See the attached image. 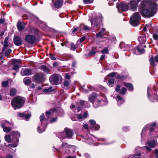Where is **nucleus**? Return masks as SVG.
<instances>
[{
  "mask_svg": "<svg viewBox=\"0 0 158 158\" xmlns=\"http://www.w3.org/2000/svg\"><path fill=\"white\" fill-rule=\"evenodd\" d=\"M140 0H131L130 3L127 4L124 2L117 5L118 10L126 11L128 9L135 11L137 9L138 3Z\"/></svg>",
  "mask_w": 158,
  "mask_h": 158,
  "instance_id": "nucleus-2",
  "label": "nucleus"
},
{
  "mask_svg": "<svg viewBox=\"0 0 158 158\" xmlns=\"http://www.w3.org/2000/svg\"><path fill=\"white\" fill-rule=\"evenodd\" d=\"M64 131L66 134V138L69 139L72 138V137L73 134V132L72 130L68 128H66L64 129Z\"/></svg>",
  "mask_w": 158,
  "mask_h": 158,
  "instance_id": "nucleus-13",
  "label": "nucleus"
},
{
  "mask_svg": "<svg viewBox=\"0 0 158 158\" xmlns=\"http://www.w3.org/2000/svg\"><path fill=\"white\" fill-rule=\"evenodd\" d=\"M14 42L15 44L17 46H20L22 44V40L21 38L18 36L14 37Z\"/></svg>",
  "mask_w": 158,
  "mask_h": 158,
  "instance_id": "nucleus-15",
  "label": "nucleus"
},
{
  "mask_svg": "<svg viewBox=\"0 0 158 158\" xmlns=\"http://www.w3.org/2000/svg\"><path fill=\"white\" fill-rule=\"evenodd\" d=\"M102 17L100 14H98L95 18H93L91 20V26L94 27L96 28L101 24L102 22Z\"/></svg>",
  "mask_w": 158,
  "mask_h": 158,
  "instance_id": "nucleus-5",
  "label": "nucleus"
},
{
  "mask_svg": "<svg viewBox=\"0 0 158 158\" xmlns=\"http://www.w3.org/2000/svg\"><path fill=\"white\" fill-rule=\"evenodd\" d=\"M157 7V4L154 1L143 0L140 5L139 11L143 16L152 17L156 13Z\"/></svg>",
  "mask_w": 158,
  "mask_h": 158,
  "instance_id": "nucleus-1",
  "label": "nucleus"
},
{
  "mask_svg": "<svg viewBox=\"0 0 158 158\" xmlns=\"http://www.w3.org/2000/svg\"><path fill=\"white\" fill-rule=\"evenodd\" d=\"M16 90L15 88H12L10 89V95L11 96H13L16 95Z\"/></svg>",
  "mask_w": 158,
  "mask_h": 158,
  "instance_id": "nucleus-31",
  "label": "nucleus"
},
{
  "mask_svg": "<svg viewBox=\"0 0 158 158\" xmlns=\"http://www.w3.org/2000/svg\"><path fill=\"white\" fill-rule=\"evenodd\" d=\"M24 82L25 84L28 85L31 83V80L30 79H26L25 78L24 79Z\"/></svg>",
  "mask_w": 158,
  "mask_h": 158,
  "instance_id": "nucleus-41",
  "label": "nucleus"
},
{
  "mask_svg": "<svg viewBox=\"0 0 158 158\" xmlns=\"http://www.w3.org/2000/svg\"><path fill=\"white\" fill-rule=\"evenodd\" d=\"M148 146L151 148H154L157 144V142L155 140L148 141L147 142Z\"/></svg>",
  "mask_w": 158,
  "mask_h": 158,
  "instance_id": "nucleus-21",
  "label": "nucleus"
},
{
  "mask_svg": "<svg viewBox=\"0 0 158 158\" xmlns=\"http://www.w3.org/2000/svg\"><path fill=\"white\" fill-rule=\"evenodd\" d=\"M121 85H117L115 88V91L118 92L120 93L121 91L120 89Z\"/></svg>",
  "mask_w": 158,
  "mask_h": 158,
  "instance_id": "nucleus-42",
  "label": "nucleus"
},
{
  "mask_svg": "<svg viewBox=\"0 0 158 158\" xmlns=\"http://www.w3.org/2000/svg\"><path fill=\"white\" fill-rule=\"evenodd\" d=\"M80 27H78V28H74L73 29V30L72 32V33H74L75 32L77 31L78 29H79V30L80 31V30L79 29Z\"/></svg>",
  "mask_w": 158,
  "mask_h": 158,
  "instance_id": "nucleus-60",
  "label": "nucleus"
},
{
  "mask_svg": "<svg viewBox=\"0 0 158 158\" xmlns=\"http://www.w3.org/2000/svg\"><path fill=\"white\" fill-rule=\"evenodd\" d=\"M114 79L111 78L109 79L108 80V84L111 87L112 86L110 85L114 84Z\"/></svg>",
  "mask_w": 158,
  "mask_h": 158,
  "instance_id": "nucleus-36",
  "label": "nucleus"
},
{
  "mask_svg": "<svg viewBox=\"0 0 158 158\" xmlns=\"http://www.w3.org/2000/svg\"><path fill=\"white\" fill-rule=\"evenodd\" d=\"M89 123L92 126L89 127V128L92 130H97L100 128V126L98 124H96V122L95 120H90L89 121Z\"/></svg>",
  "mask_w": 158,
  "mask_h": 158,
  "instance_id": "nucleus-11",
  "label": "nucleus"
},
{
  "mask_svg": "<svg viewBox=\"0 0 158 158\" xmlns=\"http://www.w3.org/2000/svg\"><path fill=\"white\" fill-rule=\"evenodd\" d=\"M54 111L53 110L51 109L47 111L46 112V116L48 118L49 116L52 115L54 113Z\"/></svg>",
  "mask_w": 158,
  "mask_h": 158,
  "instance_id": "nucleus-29",
  "label": "nucleus"
},
{
  "mask_svg": "<svg viewBox=\"0 0 158 158\" xmlns=\"http://www.w3.org/2000/svg\"><path fill=\"white\" fill-rule=\"evenodd\" d=\"M117 104L119 105V102H124V100L119 95L117 96Z\"/></svg>",
  "mask_w": 158,
  "mask_h": 158,
  "instance_id": "nucleus-33",
  "label": "nucleus"
},
{
  "mask_svg": "<svg viewBox=\"0 0 158 158\" xmlns=\"http://www.w3.org/2000/svg\"><path fill=\"white\" fill-rule=\"evenodd\" d=\"M117 78L118 79H120L124 77V76L123 75H118L117 76Z\"/></svg>",
  "mask_w": 158,
  "mask_h": 158,
  "instance_id": "nucleus-63",
  "label": "nucleus"
},
{
  "mask_svg": "<svg viewBox=\"0 0 158 158\" xmlns=\"http://www.w3.org/2000/svg\"><path fill=\"white\" fill-rule=\"evenodd\" d=\"M31 116V114H25L24 116V118H25L26 120H28L29 118Z\"/></svg>",
  "mask_w": 158,
  "mask_h": 158,
  "instance_id": "nucleus-46",
  "label": "nucleus"
},
{
  "mask_svg": "<svg viewBox=\"0 0 158 158\" xmlns=\"http://www.w3.org/2000/svg\"><path fill=\"white\" fill-rule=\"evenodd\" d=\"M25 24L20 21H19L17 24V27L19 31L23 30L25 27Z\"/></svg>",
  "mask_w": 158,
  "mask_h": 158,
  "instance_id": "nucleus-18",
  "label": "nucleus"
},
{
  "mask_svg": "<svg viewBox=\"0 0 158 158\" xmlns=\"http://www.w3.org/2000/svg\"><path fill=\"white\" fill-rule=\"evenodd\" d=\"M26 41L30 44H33L35 42V37L33 35H27L25 36Z\"/></svg>",
  "mask_w": 158,
  "mask_h": 158,
  "instance_id": "nucleus-10",
  "label": "nucleus"
},
{
  "mask_svg": "<svg viewBox=\"0 0 158 158\" xmlns=\"http://www.w3.org/2000/svg\"><path fill=\"white\" fill-rule=\"evenodd\" d=\"M40 121L41 122V126L43 125V124L44 123V122H45L44 123H45V126L43 125L42 126L43 128L40 127H38L37 129L39 133H41L45 131L47 125V124L46 123L47 122L46 120L45 119L44 115V114H42L40 116Z\"/></svg>",
  "mask_w": 158,
  "mask_h": 158,
  "instance_id": "nucleus-8",
  "label": "nucleus"
},
{
  "mask_svg": "<svg viewBox=\"0 0 158 158\" xmlns=\"http://www.w3.org/2000/svg\"><path fill=\"white\" fill-rule=\"evenodd\" d=\"M85 39V36H83L81 38L80 40V42H82L84 41Z\"/></svg>",
  "mask_w": 158,
  "mask_h": 158,
  "instance_id": "nucleus-58",
  "label": "nucleus"
},
{
  "mask_svg": "<svg viewBox=\"0 0 158 158\" xmlns=\"http://www.w3.org/2000/svg\"><path fill=\"white\" fill-rule=\"evenodd\" d=\"M13 156L10 155V154H8L7 155L6 157V158H13Z\"/></svg>",
  "mask_w": 158,
  "mask_h": 158,
  "instance_id": "nucleus-61",
  "label": "nucleus"
},
{
  "mask_svg": "<svg viewBox=\"0 0 158 158\" xmlns=\"http://www.w3.org/2000/svg\"><path fill=\"white\" fill-rule=\"evenodd\" d=\"M50 58L52 60H54L56 59V58L54 55H50Z\"/></svg>",
  "mask_w": 158,
  "mask_h": 158,
  "instance_id": "nucleus-55",
  "label": "nucleus"
},
{
  "mask_svg": "<svg viewBox=\"0 0 158 158\" xmlns=\"http://www.w3.org/2000/svg\"><path fill=\"white\" fill-rule=\"evenodd\" d=\"M116 72H113L109 73L108 76L111 77H113L116 75Z\"/></svg>",
  "mask_w": 158,
  "mask_h": 158,
  "instance_id": "nucleus-47",
  "label": "nucleus"
},
{
  "mask_svg": "<svg viewBox=\"0 0 158 158\" xmlns=\"http://www.w3.org/2000/svg\"><path fill=\"white\" fill-rule=\"evenodd\" d=\"M84 156L85 158H90V156L87 153H85L84 154Z\"/></svg>",
  "mask_w": 158,
  "mask_h": 158,
  "instance_id": "nucleus-59",
  "label": "nucleus"
},
{
  "mask_svg": "<svg viewBox=\"0 0 158 158\" xmlns=\"http://www.w3.org/2000/svg\"><path fill=\"white\" fill-rule=\"evenodd\" d=\"M96 53V51L94 49H91L89 53V54L88 55L89 56L93 55L95 54Z\"/></svg>",
  "mask_w": 158,
  "mask_h": 158,
  "instance_id": "nucleus-37",
  "label": "nucleus"
},
{
  "mask_svg": "<svg viewBox=\"0 0 158 158\" xmlns=\"http://www.w3.org/2000/svg\"><path fill=\"white\" fill-rule=\"evenodd\" d=\"M140 19V16L138 12L135 13L130 19L131 24L134 26H136L139 25V21Z\"/></svg>",
  "mask_w": 158,
  "mask_h": 158,
  "instance_id": "nucleus-7",
  "label": "nucleus"
},
{
  "mask_svg": "<svg viewBox=\"0 0 158 158\" xmlns=\"http://www.w3.org/2000/svg\"><path fill=\"white\" fill-rule=\"evenodd\" d=\"M56 136L60 139L61 141L62 140L66 138V136L64 135V133L63 132L57 133L56 134Z\"/></svg>",
  "mask_w": 158,
  "mask_h": 158,
  "instance_id": "nucleus-24",
  "label": "nucleus"
},
{
  "mask_svg": "<svg viewBox=\"0 0 158 158\" xmlns=\"http://www.w3.org/2000/svg\"><path fill=\"white\" fill-rule=\"evenodd\" d=\"M155 153L156 155V158H158V149H155Z\"/></svg>",
  "mask_w": 158,
  "mask_h": 158,
  "instance_id": "nucleus-53",
  "label": "nucleus"
},
{
  "mask_svg": "<svg viewBox=\"0 0 158 158\" xmlns=\"http://www.w3.org/2000/svg\"><path fill=\"white\" fill-rule=\"evenodd\" d=\"M97 97V94L95 93H93L89 97V100L90 102H93L95 99H96Z\"/></svg>",
  "mask_w": 158,
  "mask_h": 158,
  "instance_id": "nucleus-20",
  "label": "nucleus"
},
{
  "mask_svg": "<svg viewBox=\"0 0 158 158\" xmlns=\"http://www.w3.org/2000/svg\"><path fill=\"white\" fill-rule=\"evenodd\" d=\"M40 68L41 69L44 71L45 73H48L49 72V70L47 67L45 65H42L41 66Z\"/></svg>",
  "mask_w": 158,
  "mask_h": 158,
  "instance_id": "nucleus-30",
  "label": "nucleus"
},
{
  "mask_svg": "<svg viewBox=\"0 0 158 158\" xmlns=\"http://www.w3.org/2000/svg\"><path fill=\"white\" fill-rule=\"evenodd\" d=\"M127 91V89L125 88H122V90L120 92L121 94H124Z\"/></svg>",
  "mask_w": 158,
  "mask_h": 158,
  "instance_id": "nucleus-44",
  "label": "nucleus"
},
{
  "mask_svg": "<svg viewBox=\"0 0 158 158\" xmlns=\"http://www.w3.org/2000/svg\"><path fill=\"white\" fill-rule=\"evenodd\" d=\"M88 89H85L84 87L83 88V89H84V90L85 93H88L89 91V90L90 91H91V89H89V86H88Z\"/></svg>",
  "mask_w": 158,
  "mask_h": 158,
  "instance_id": "nucleus-54",
  "label": "nucleus"
},
{
  "mask_svg": "<svg viewBox=\"0 0 158 158\" xmlns=\"http://www.w3.org/2000/svg\"><path fill=\"white\" fill-rule=\"evenodd\" d=\"M33 77V80L37 83H42L44 80V74L41 73L35 74Z\"/></svg>",
  "mask_w": 158,
  "mask_h": 158,
  "instance_id": "nucleus-9",
  "label": "nucleus"
},
{
  "mask_svg": "<svg viewBox=\"0 0 158 158\" xmlns=\"http://www.w3.org/2000/svg\"><path fill=\"white\" fill-rule=\"evenodd\" d=\"M65 78L66 79H70L71 78V77L69 75V73H67L65 75Z\"/></svg>",
  "mask_w": 158,
  "mask_h": 158,
  "instance_id": "nucleus-50",
  "label": "nucleus"
},
{
  "mask_svg": "<svg viewBox=\"0 0 158 158\" xmlns=\"http://www.w3.org/2000/svg\"><path fill=\"white\" fill-rule=\"evenodd\" d=\"M32 72L31 69H24L21 70V74L23 76H27L31 75Z\"/></svg>",
  "mask_w": 158,
  "mask_h": 158,
  "instance_id": "nucleus-12",
  "label": "nucleus"
},
{
  "mask_svg": "<svg viewBox=\"0 0 158 158\" xmlns=\"http://www.w3.org/2000/svg\"><path fill=\"white\" fill-rule=\"evenodd\" d=\"M71 49L72 50H74L77 48L76 46L74 45L73 43H71L70 44Z\"/></svg>",
  "mask_w": 158,
  "mask_h": 158,
  "instance_id": "nucleus-43",
  "label": "nucleus"
},
{
  "mask_svg": "<svg viewBox=\"0 0 158 158\" xmlns=\"http://www.w3.org/2000/svg\"><path fill=\"white\" fill-rule=\"evenodd\" d=\"M11 50L10 48L8 49L5 53V55L7 56L11 52Z\"/></svg>",
  "mask_w": 158,
  "mask_h": 158,
  "instance_id": "nucleus-40",
  "label": "nucleus"
},
{
  "mask_svg": "<svg viewBox=\"0 0 158 158\" xmlns=\"http://www.w3.org/2000/svg\"><path fill=\"white\" fill-rule=\"evenodd\" d=\"M49 80L51 84L58 85L61 83L62 78L60 75L56 74L52 75L50 77Z\"/></svg>",
  "mask_w": 158,
  "mask_h": 158,
  "instance_id": "nucleus-6",
  "label": "nucleus"
},
{
  "mask_svg": "<svg viewBox=\"0 0 158 158\" xmlns=\"http://www.w3.org/2000/svg\"><path fill=\"white\" fill-rule=\"evenodd\" d=\"M138 40L140 43L144 44L146 42V38L145 35H142L139 36Z\"/></svg>",
  "mask_w": 158,
  "mask_h": 158,
  "instance_id": "nucleus-23",
  "label": "nucleus"
},
{
  "mask_svg": "<svg viewBox=\"0 0 158 158\" xmlns=\"http://www.w3.org/2000/svg\"><path fill=\"white\" fill-rule=\"evenodd\" d=\"M103 35L100 31L96 35V37L98 38H101Z\"/></svg>",
  "mask_w": 158,
  "mask_h": 158,
  "instance_id": "nucleus-49",
  "label": "nucleus"
},
{
  "mask_svg": "<svg viewBox=\"0 0 158 158\" xmlns=\"http://www.w3.org/2000/svg\"><path fill=\"white\" fill-rule=\"evenodd\" d=\"M12 138V143L8 144V146L12 148H15L18 145L19 142V138L20 136V133L17 131H12L10 133Z\"/></svg>",
  "mask_w": 158,
  "mask_h": 158,
  "instance_id": "nucleus-4",
  "label": "nucleus"
},
{
  "mask_svg": "<svg viewBox=\"0 0 158 158\" xmlns=\"http://www.w3.org/2000/svg\"><path fill=\"white\" fill-rule=\"evenodd\" d=\"M105 31V29L104 28H102L101 31H100L103 35H104V32Z\"/></svg>",
  "mask_w": 158,
  "mask_h": 158,
  "instance_id": "nucleus-64",
  "label": "nucleus"
},
{
  "mask_svg": "<svg viewBox=\"0 0 158 158\" xmlns=\"http://www.w3.org/2000/svg\"><path fill=\"white\" fill-rule=\"evenodd\" d=\"M119 48L123 51H127L130 48V45L128 44L126 45L124 42H121L120 43Z\"/></svg>",
  "mask_w": 158,
  "mask_h": 158,
  "instance_id": "nucleus-17",
  "label": "nucleus"
},
{
  "mask_svg": "<svg viewBox=\"0 0 158 158\" xmlns=\"http://www.w3.org/2000/svg\"><path fill=\"white\" fill-rule=\"evenodd\" d=\"M52 87H50L48 88L44 89H43V91L44 93H48L53 91Z\"/></svg>",
  "mask_w": 158,
  "mask_h": 158,
  "instance_id": "nucleus-34",
  "label": "nucleus"
},
{
  "mask_svg": "<svg viewBox=\"0 0 158 158\" xmlns=\"http://www.w3.org/2000/svg\"><path fill=\"white\" fill-rule=\"evenodd\" d=\"M62 147H67L69 146L68 143H63L62 144Z\"/></svg>",
  "mask_w": 158,
  "mask_h": 158,
  "instance_id": "nucleus-57",
  "label": "nucleus"
},
{
  "mask_svg": "<svg viewBox=\"0 0 158 158\" xmlns=\"http://www.w3.org/2000/svg\"><path fill=\"white\" fill-rule=\"evenodd\" d=\"M8 84V81H4L2 82V85L4 87H6L7 86Z\"/></svg>",
  "mask_w": 158,
  "mask_h": 158,
  "instance_id": "nucleus-45",
  "label": "nucleus"
},
{
  "mask_svg": "<svg viewBox=\"0 0 158 158\" xmlns=\"http://www.w3.org/2000/svg\"><path fill=\"white\" fill-rule=\"evenodd\" d=\"M153 37L154 40H156L158 39V35L156 34H154L153 35Z\"/></svg>",
  "mask_w": 158,
  "mask_h": 158,
  "instance_id": "nucleus-51",
  "label": "nucleus"
},
{
  "mask_svg": "<svg viewBox=\"0 0 158 158\" xmlns=\"http://www.w3.org/2000/svg\"><path fill=\"white\" fill-rule=\"evenodd\" d=\"M142 45H139L137 48V51L140 54L143 53L145 52V50L143 48Z\"/></svg>",
  "mask_w": 158,
  "mask_h": 158,
  "instance_id": "nucleus-27",
  "label": "nucleus"
},
{
  "mask_svg": "<svg viewBox=\"0 0 158 158\" xmlns=\"http://www.w3.org/2000/svg\"><path fill=\"white\" fill-rule=\"evenodd\" d=\"M102 53H107V54L108 53V48H104L101 51Z\"/></svg>",
  "mask_w": 158,
  "mask_h": 158,
  "instance_id": "nucleus-48",
  "label": "nucleus"
},
{
  "mask_svg": "<svg viewBox=\"0 0 158 158\" xmlns=\"http://www.w3.org/2000/svg\"><path fill=\"white\" fill-rule=\"evenodd\" d=\"M24 100L22 97L18 96L13 98L11 102V104L15 110L19 109L23 105Z\"/></svg>",
  "mask_w": 158,
  "mask_h": 158,
  "instance_id": "nucleus-3",
  "label": "nucleus"
},
{
  "mask_svg": "<svg viewBox=\"0 0 158 158\" xmlns=\"http://www.w3.org/2000/svg\"><path fill=\"white\" fill-rule=\"evenodd\" d=\"M88 113L87 112H85L83 114V117L84 118H86L87 117Z\"/></svg>",
  "mask_w": 158,
  "mask_h": 158,
  "instance_id": "nucleus-56",
  "label": "nucleus"
},
{
  "mask_svg": "<svg viewBox=\"0 0 158 158\" xmlns=\"http://www.w3.org/2000/svg\"><path fill=\"white\" fill-rule=\"evenodd\" d=\"M21 60H15L14 61L13 64L14 66L13 69L18 71L19 68L20 67V64Z\"/></svg>",
  "mask_w": 158,
  "mask_h": 158,
  "instance_id": "nucleus-14",
  "label": "nucleus"
},
{
  "mask_svg": "<svg viewBox=\"0 0 158 158\" xmlns=\"http://www.w3.org/2000/svg\"><path fill=\"white\" fill-rule=\"evenodd\" d=\"M57 119V117H56L54 118H52L50 120V122L51 123H53L56 122Z\"/></svg>",
  "mask_w": 158,
  "mask_h": 158,
  "instance_id": "nucleus-52",
  "label": "nucleus"
},
{
  "mask_svg": "<svg viewBox=\"0 0 158 158\" xmlns=\"http://www.w3.org/2000/svg\"><path fill=\"white\" fill-rule=\"evenodd\" d=\"M2 124H3L4 127H5V126H10L11 125L10 123L6 120H3L1 122V125Z\"/></svg>",
  "mask_w": 158,
  "mask_h": 158,
  "instance_id": "nucleus-32",
  "label": "nucleus"
},
{
  "mask_svg": "<svg viewBox=\"0 0 158 158\" xmlns=\"http://www.w3.org/2000/svg\"><path fill=\"white\" fill-rule=\"evenodd\" d=\"M8 37H6L5 38L4 41L3 47L2 49V52H3L6 49L7 47L9 46V44L8 43Z\"/></svg>",
  "mask_w": 158,
  "mask_h": 158,
  "instance_id": "nucleus-22",
  "label": "nucleus"
},
{
  "mask_svg": "<svg viewBox=\"0 0 158 158\" xmlns=\"http://www.w3.org/2000/svg\"><path fill=\"white\" fill-rule=\"evenodd\" d=\"M124 85L128 88V90L132 91L133 89V87L132 85L129 83H124Z\"/></svg>",
  "mask_w": 158,
  "mask_h": 158,
  "instance_id": "nucleus-25",
  "label": "nucleus"
},
{
  "mask_svg": "<svg viewBox=\"0 0 158 158\" xmlns=\"http://www.w3.org/2000/svg\"><path fill=\"white\" fill-rule=\"evenodd\" d=\"M53 4L55 7L59 8L63 4V0H56L54 2Z\"/></svg>",
  "mask_w": 158,
  "mask_h": 158,
  "instance_id": "nucleus-19",
  "label": "nucleus"
},
{
  "mask_svg": "<svg viewBox=\"0 0 158 158\" xmlns=\"http://www.w3.org/2000/svg\"><path fill=\"white\" fill-rule=\"evenodd\" d=\"M1 126L3 128V131L5 132H9L11 131V128L10 127H4L3 124L1 125Z\"/></svg>",
  "mask_w": 158,
  "mask_h": 158,
  "instance_id": "nucleus-26",
  "label": "nucleus"
},
{
  "mask_svg": "<svg viewBox=\"0 0 158 158\" xmlns=\"http://www.w3.org/2000/svg\"><path fill=\"white\" fill-rule=\"evenodd\" d=\"M83 1L85 4H91L93 2L94 0H83Z\"/></svg>",
  "mask_w": 158,
  "mask_h": 158,
  "instance_id": "nucleus-39",
  "label": "nucleus"
},
{
  "mask_svg": "<svg viewBox=\"0 0 158 158\" xmlns=\"http://www.w3.org/2000/svg\"><path fill=\"white\" fill-rule=\"evenodd\" d=\"M70 81L65 80L63 82V85L64 88L68 89L69 87Z\"/></svg>",
  "mask_w": 158,
  "mask_h": 158,
  "instance_id": "nucleus-28",
  "label": "nucleus"
},
{
  "mask_svg": "<svg viewBox=\"0 0 158 158\" xmlns=\"http://www.w3.org/2000/svg\"><path fill=\"white\" fill-rule=\"evenodd\" d=\"M150 63L151 65H153V66H155L156 65V64H155L154 62V58L153 56L152 57L150 58Z\"/></svg>",
  "mask_w": 158,
  "mask_h": 158,
  "instance_id": "nucleus-38",
  "label": "nucleus"
},
{
  "mask_svg": "<svg viewBox=\"0 0 158 158\" xmlns=\"http://www.w3.org/2000/svg\"><path fill=\"white\" fill-rule=\"evenodd\" d=\"M85 102H86L84 101L81 100L77 102L76 105L78 106L77 107V112H79L81 109Z\"/></svg>",
  "mask_w": 158,
  "mask_h": 158,
  "instance_id": "nucleus-16",
  "label": "nucleus"
},
{
  "mask_svg": "<svg viewBox=\"0 0 158 158\" xmlns=\"http://www.w3.org/2000/svg\"><path fill=\"white\" fill-rule=\"evenodd\" d=\"M77 117L79 119H82L83 118V116L81 114H79L77 115Z\"/></svg>",
  "mask_w": 158,
  "mask_h": 158,
  "instance_id": "nucleus-62",
  "label": "nucleus"
},
{
  "mask_svg": "<svg viewBox=\"0 0 158 158\" xmlns=\"http://www.w3.org/2000/svg\"><path fill=\"white\" fill-rule=\"evenodd\" d=\"M5 140L7 142L10 143L11 141V139L9 135H6L5 137Z\"/></svg>",
  "mask_w": 158,
  "mask_h": 158,
  "instance_id": "nucleus-35",
  "label": "nucleus"
}]
</instances>
